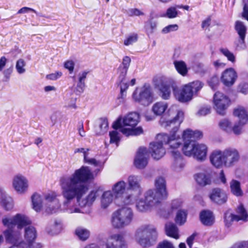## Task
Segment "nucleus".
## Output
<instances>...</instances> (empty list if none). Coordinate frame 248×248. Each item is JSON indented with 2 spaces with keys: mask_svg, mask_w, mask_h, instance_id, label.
Listing matches in <instances>:
<instances>
[{
  "mask_svg": "<svg viewBox=\"0 0 248 248\" xmlns=\"http://www.w3.org/2000/svg\"><path fill=\"white\" fill-rule=\"evenodd\" d=\"M202 137V133L199 130L193 131L190 129H187L184 131L182 137L184 143L182 150L185 155L192 156L195 145L196 144L194 141L201 139Z\"/></svg>",
  "mask_w": 248,
  "mask_h": 248,
  "instance_id": "6e6552de",
  "label": "nucleus"
},
{
  "mask_svg": "<svg viewBox=\"0 0 248 248\" xmlns=\"http://www.w3.org/2000/svg\"><path fill=\"white\" fill-rule=\"evenodd\" d=\"M244 125L240 124L239 122L235 124L232 127V132L235 135H239L243 133V126Z\"/></svg>",
  "mask_w": 248,
  "mask_h": 248,
  "instance_id": "5fc2aeb1",
  "label": "nucleus"
},
{
  "mask_svg": "<svg viewBox=\"0 0 248 248\" xmlns=\"http://www.w3.org/2000/svg\"><path fill=\"white\" fill-rule=\"evenodd\" d=\"M90 151L89 148H77L75 150L74 153L75 154L78 153H82L83 154V159L85 158V155L87 156L89 155L88 152Z\"/></svg>",
  "mask_w": 248,
  "mask_h": 248,
  "instance_id": "338daca9",
  "label": "nucleus"
},
{
  "mask_svg": "<svg viewBox=\"0 0 248 248\" xmlns=\"http://www.w3.org/2000/svg\"><path fill=\"white\" fill-rule=\"evenodd\" d=\"M224 222L225 226L227 227H229L231 225L232 223L235 220L237 221H239V216L236 215H234L229 212H227L224 214Z\"/></svg>",
  "mask_w": 248,
  "mask_h": 248,
  "instance_id": "a19ab883",
  "label": "nucleus"
},
{
  "mask_svg": "<svg viewBox=\"0 0 248 248\" xmlns=\"http://www.w3.org/2000/svg\"><path fill=\"white\" fill-rule=\"evenodd\" d=\"M144 199L148 205L154 207L160 203L163 200L167 198L153 189H149L144 194Z\"/></svg>",
  "mask_w": 248,
  "mask_h": 248,
  "instance_id": "6ab92c4d",
  "label": "nucleus"
},
{
  "mask_svg": "<svg viewBox=\"0 0 248 248\" xmlns=\"http://www.w3.org/2000/svg\"><path fill=\"white\" fill-rule=\"evenodd\" d=\"M31 198L33 209L37 212H40L43 207V201L41 195L35 193L31 196Z\"/></svg>",
  "mask_w": 248,
  "mask_h": 248,
  "instance_id": "c9c22d12",
  "label": "nucleus"
},
{
  "mask_svg": "<svg viewBox=\"0 0 248 248\" xmlns=\"http://www.w3.org/2000/svg\"><path fill=\"white\" fill-rule=\"evenodd\" d=\"M125 242L121 234H113L110 235L106 243V248H124Z\"/></svg>",
  "mask_w": 248,
  "mask_h": 248,
  "instance_id": "a211bd4d",
  "label": "nucleus"
},
{
  "mask_svg": "<svg viewBox=\"0 0 248 248\" xmlns=\"http://www.w3.org/2000/svg\"><path fill=\"white\" fill-rule=\"evenodd\" d=\"M175 68L177 71L182 76H186L188 72L187 66L186 63L182 61H175L173 62Z\"/></svg>",
  "mask_w": 248,
  "mask_h": 248,
  "instance_id": "58836bf2",
  "label": "nucleus"
},
{
  "mask_svg": "<svg viewBox=\"0 0 248 248\" xmlns=\"http://www.w3.org/2000/svg\"><path fill=\"white\" fill-rule=\"evenodd\" d=\"M176 149H173L170 151L173 158L171 167L174 171H180L184 168L185 162L180 153Z\"/></svg>",
  "mask_w": 248,
  "mask_h": 248,
  "instance_id": "412c9836",
  "label": "nucleus"
},
{
  "mask_svg": "<svg viewBox=\"0 0 248 248\" xmlns=\"http://www.w3.org/2000/svg\"><path fill=\"white\" fill-rule=\"evenodd\" d=\"M26 62L23 59H20L16 61V68L17 73L19 74H23L25 72Z\"/></svg>",
  "mask_w": 248,
  "mask_h": 248,
  "instance_id": "09e8293b",
  "label": "nucleus"
},
{
  "mask_svg": "<svg viewBox=\"0 0 248 248\" xmlns=\"http://www.w3.org/2000/svg\"><path fill=\"white\" fill-rule=\"evenodd\" d=\"M207 153V147L204 144L197 143L195 145L194 152L192 157L199 161L205 159Z\"/></svg>",
  "mask_w": 248,
  "mask_h": 248,
  "instance_id": "a878e982",
  "label": "nucleus"
},
{
  "mask_svg": "<svg viewBox=\"0 0 248 248\" xmlns=\"http://www.w3.org/2000/svg\"><path fill=\"white\" fill-rule=\"evenodd\" d=\"M187 213L184 210H178L175 218L176 222L182 225L185 223L186 219Z\"/></svg>",
  "mask_w": 248,
  "mask_h": 248,
  "instance_id": "37998d69",
  "label": "nucleus"
},
{
  "mask_svg": "<svg viewBox=\"0 0 248 248\" xmlns=\"http://www.w3.org/2000/svg\"><path fill=\"white\" fill-rule=\"evenodd\" d=\"M236 212L238 214L237 216H239V220H247V218L248 217V215L243 205L241 204L237 207Z\"/></svg>",
  "mask_w": 248,
  "mask_h": 248,
  "instance_id": "49530a36",
  "label": "nucleus"
},
{
  "mask_svg": "<svg viewBox=\"0 0 248 248\" xmlns=\"http://www.w3.org/2000/svg\"><path fill=\"white\" fill-rule=\"evenodd\" d=\"M155 191L160 194L166 198H168V192L167 189V183L164 177L158 176L155 180Z\"/></svg>",
  "mask_w": 248,
  "mask_h": 248,
  "instance_id": "5701e85b",
  "label": "nucleus"
},
{
  "mask_svg": "<svg viewBox=\"0 0 248 248\" xmlns=\"http://www.w3.org/2000/svg\"><path fill=\"white\" fill-rule=\"evenodd\" d=\"M132 98L136 102L144 106H149L154 101L151 88L146 85L140 89L137 88L133 93Z\"/></svg>",
  "mask_w": 248,
  "mask_h": 248,
  "instance_id": "9d476101",
  "label": "nucleus"
},
{
  "mask_svg": "<svg viewBox=\"0 0 248 248\" xmlns=\"http://www.w3.org/2000/svg\"><path fill=\"white\" fill-rule=\"evenodd\" d=\"M209 198L212 202L218 205L225 203L228 200L226 192L223 189L218 187L212 189Z\"/></svg>",
  "mask_w": 248,
  "mask_h": 248,
  "instance_id": "dca6fc26",
  "label": "nucleus"
},
{
  "mask_svg": "<svg viewBox=\"0 0 248 248\" xmlns=\"http://www.w3.org/2000/svg\"><path fill=\"white\" fill-rule=\"evenodd\" d=\"M142 177L140 175H130L127 178L128 187V191H132L134 195V199L135 197L140 195L142 191L141 186Z\"/></svg>",
  "mask_w": 248,
  "mask_h": 248,
  "instance_id": "4468645a",
  "label": "nucleus"
},
{
  "mask_svg": "<svg viewBox=\"0 0 248 248\" xmlns=\"http://www.w3.org/2000/svg\"><path fill=\"white\" fill-rule=\"evenodd\" d=\"M174 80L170 78L161 76L158 78L157 86L160 91L161 96L164 99H168L170 96V86L176 87Z\"/></svg>",
  "mask_w": 248,
  "mask_h": 248,
  "instance_id": "ddd939ff",
  "label": "nucleus"
},
{
  "mask_svg": "<svg viewBox=\"0 0 248 248\" xmlns=\"http://www.w3.org/2000/svg\"><path fill=\"white\" fill-rule=\"evenodd\" d=\"M113 199V195L110 190L106 191L103 193L101 197V205L102 208H107L112 202Z\"/></svg>",
  "mask_w": 248,
  "mask_h": 248,
  "instance_id": "f704fd0d",
  "label": "nucleus"
},
{
  "mask_svg": "<svg viewBox=\"0 0 248 248\" xmlns=\"http://www.w3.org/2000/svg\"><path fill=\"white\" fill-rule=\"evenodd\" d=\"M76 235L82 241L87 240L90 236V232L86 229L79 227L75 231Z\"/></svg>",
  "mask_w": 248,
  "mask_h": 248,
  "instance_id": "79ce46f5",
  "label": "nucleus"
},
{
  "mask_svg": "<svg viewBox=\"0 0 248 248\" xmlns=\"http://www.w3.org/2000/svg\"><path fill=\"white\" fill-rule=\"evenodd\" d=\"M140 121V115L136 112H132L128 113L123 119L119 118L112 125V127L116 130L118 128H125L124 126H128L132 127H135Z\"/></svg>",
  "mask_w": 248,
  "mask_h": 248,
  "instance_id": "9b49d317",
  "label": "nucleus"
},
{
  "mask_svg": "<svg viewBox=\"0 0 248 248\" xmlns=\"http://www.w3.org/2000/svg\"><path fill=\"white\" fill-rule=\"evenodd\" d=\"M230 187L231 193L237 197H242L244 195L243 191L241 187L239 181L232 179L230 182Z\"/></svg>",
  "mask_w": 248,
  "mask_h": 248,
  "instance_id": "c756f323",
  "label": "nucleus"
},
{
  "mask_svg": "<svg viewBox=\"0 0 248 248\" xmlns=\"http://www.w3.org/2000/svg\"><path fill=\"white\" fill-rule=\"evenodd\" d=\"M235 29L239 35V38L235 42L237 47H242L244 42L247 29L243 22L237 21L235 24Z\"/></svg>",
  "mask_w": 248,
  "mask_h": 248,
  "instance_id": "b1692460",
  "label": "nucleus"
},
{
  "mask_svg": "<svg viewBox=\"0 0 248 248\" xmlns=\"http://www.w3.org/2000/svg\"><path fill=\"white\" fill-rule=\"evenodd\" d=\"M147 150L144 147H140L135 158L134 164L136 168L142 169L144 168L148 164Z\"/></svg>",
  "mask_w": 248,
  "mask_h": 248,
  "instance_id": "aec40b11",
  "label": "nucleus"
},
{
  "mask_svg": "<svg viewBox=\"0 0 248 248\" xmlns=\"http://www.w3.org/2000/svg\"><path fill=\"white\" fill-rule=\"evenodd\" d=\"M203 85L201 81L196 80L185 85L181 89L173 87V94L179 102L185 103L191 100L194 94L199 91Z\"/></svg>",
  "mask_w": 248,
  "mask_h": 248,
  "instance_id": "423d86ee",
  "label": "nucleus"
},
{
  "mask_svg": "<svg viewBox=\"0 0 248 248\" xmlns=\"http://www.w3.org/2000/svg\"><path fill=\"white\" fill-rule=\"evenodd\" d=\"M238 91L243 94H246L248 93V84L243 83L239 85L238 87Z\"/></svg>",
  "mask_w": 248,
  "mask_h": 248,
  "instance_id": "680f3d73",
  "label": "nucleus"
},
{
  "mask_svg": "<svg viewBox=\"0 0 248 248\" xmlns=\"http://www.w3.org/2000/svg\"><path fill=\"white\" fill-rule=\"evenodd\" d=\"M213 103L214 108L217 112L220 115H224L229 106L230 99L223 93L217 92L214 95Z\"/></svg>",
  "mask_w": 248,
  "mask_h": 248,
  "instance_id": "f8f14e48",
  "label": "nucleus"
},
{
  "mask_svg": "<svg viewBox=\"0 0 248 248\" xmlns=\"http://www.w3.org/2000/svg\"><path fill=\"white\" fill-rule=\"evenodd\" d=\"M231 248H248V242H239L234 244Z\"/></svg>",
  "mask_w": 248,
  "mask_h": 248,
  "instance_id": "0e129e2a",
  "label": "nucleus"
},
{
  "mask_svg": "<svg viewBox=\"0 0 248 248\" xmlns=\"http://www.w3.org/2000/svg\"><path fill=\"white\" fill-rule=\"evenodd\" d=\"M85 86V82L79 81L78 82L76 88V92L77 94H80L83 92Z\"/></svg>",
  "mask_w": 248,
  "mask_h": 248,
  "instance_id": "e2e57ef3",
  "label": "nucleus"
},
{
  "mask_svg": "<svg viewBox=\"0 0 248 248\" xmlns=\"http://www.w3.org/2000/svg\"><path fill=\"white\" fill-rule=\"evenodd\" d=\"M56 197V194L54 192L48 193L45 195L46 205L45 210L47 214L55 213L60 208L61 204Z\"/></svg>",
  "mask_w": 248,
  "mask_h": 248,
  "instance_id": "2eb2a0df",
  "label": "nucleus"
},
{
  "mask_svg": "<svg viewBox=\"0 0 248 248\" xmlns=\"http://www.w3.org/2000/svg\"><path fill=\"white\" fill-rule=\"evenodd\" d=\"M240 155L239 151L234 148L229 147L221 151H214L210 156L211 164L217 168L223 166L231 168L239 161Z\"/></svg>",
  "mask_w": 248,
  "mask_h": 248,
  "instance_id": "20e7f679",
  "label": "nucleus"
},
{
  "mask_svg": "<svg viewBox=\"0 0 248 248\" xmlns=\"http://www.w3.org/2000/svg\"><path fill=\"white\" fill-rule=\"evenodd\" d=\"M208 84L209 86L212 88V89L215 90L218 84V79L216 77H212L208 81Z\"/></svg>",
  "mask_w": 248,
  "mask_h": 248,
  "instance_id": "052dcab7",
  "label": "nucleus"
},
{
  "mask_svg": "<svg viewBox=\"0 0 248 248\" xmlns=\"http://www.w3.org/2000/svg\"><path fill=\"white\" fill-rule=\"evenodd\" d=\"M93 179V174L89 167L82 166L70 176H63L60 179L62 194L64 201L63 209L69 214L80 213L78 207L73 206L72 201L76 199L81 207L90 206L98 196V190H92L84 198L82 197L88 190L86 183Z\"/></svg>",
  "mask_w": 248,
  "mask_h": 248,
  "instance_id": "f257e3e1",
  "label": "nucleus"
},
{
  "mask_svg": "<svg viewBox=\"0 0 248 248\" xmlns=\"http://www.w3.org/2000/svg\"><path fill=\"white\" fill-rule=\"evenodd\" d=\"M64 67L72 72L74 70V62L72 61H67L64 63Z\"/></svg>",
  "mask_w": 248,
  "mask_h": 248,
  "instance_id": "774afa93",
  "label": "nucleus"
},
{
  "mask_svg": "<svg viewBox=\"0 0 248 248\" xmlns=\"http://www.w3.org/2000/svg\"><path fill=\"white\" fill-rule=\"evenodd\" d=\"M131 62V59L128 56H125L123 58L122 64L120 66L118 73L120 74V78L121 80L126 77L128 69Z\"/></svg>",
  "mask_w": 248,
  "mask_h": 248,
  "instance_id": "c85d7f7f",
  "label": "nucleus"
},
{
  "mask_svg": "<svg viewBox=\"0 0 248 248\" xmlns=\"http://www.w3.org/2000/svg\"><path fill=\"white\" fill-rule=\"evenodd\" d=\"M2 222L8 228L3 233L6 242L11 245L9 248H27L19 229L30 224V219L24 215L18 214L12 217L3 218Z\"/></svg>",
  "mask_w": 248,
  "mask_h": 248,
  "instance_id": "7ed1b4c3",
  "label": "nucleus"
},
{
  "mask_svg": "<svg viewBox=\"0 0 248 248\" xmlns=\"http://www.w3.org/2000/svg\"><path fill=\"white\" fill-rule=\"evenodd\" d=\"M127 14L129 16H140L144 15V13L137 8H132L128 10Z\"/></svg>",
  "mask_w": 248,
  "mask_h": 248,
  "instance_id": "13d9d810",
  "label": "nucleus"
},
{
  "mask_svg": "<svg viewBox=\"0 0 248 248\" xmlns=\"http://www.w3.org/2000/svg\"><path fill=\"white\" fill-rule=\"evenodd\" d=\"M137 39L138 36L136 34L130 35L124 41V45L125 46L132 45L137 41Z\"/></svg>",
  "mask_w": 248,
  "mask_h": 248,
  "instance_id": "4d7b16f0",
  "label": "nucleus"
},
{
  "mask_svg": "<svg viewBox=\"0 0 248 248\" xmlns=\"http://www.w3.org/2000/svg\"><path fill=\"white\" fill-rule=\"evenodd\" d=\"M165 231L166 234L174 239L179 238V230L177 227L172 223L169 222L166 224Z\"/></svg>",
  "mask_w": 248,
  "mask_h": 248,
  "instance_id": "473e14b6",
  "label": "nucleus"
},
{
  "mask_svg": "<svg viewBox=\"0 0 248 248\" xmlns=\"http://www.w3.org/2000/svg\"><path fill=\"white\" fill-rule=\"evenodd\" d=\"M180 5L171 6L167 9L166 12L160 16L161 17H167L169 18H174L178 16V11L177 8H181Z\"/></svg>",
  "mask_w": 248,
  "mask_h": 248,
  "instance_id": "4c0bfd02",
  "label": "nucleus"
},
{
  "mask_svg": "<svg viewBox=\"0 0 248 248\" xmlns=\"http://www.w3.org/2000/svg\"><path fill=\"white\" fill-rule=\"evenodd\" d=\"M52 226L53 229L50 231L47 230V231L49 233L52 234L59 233L62 228V223L60 221H55ZM47 230H48V228Z\"/></svg>",
  "mask_w": 248,
  "mask_h": 248,
  "instance_id": "3c124183",
  "label": "nucleus"
},
{
  "mask_svg": "<svg viewBox=\"0 0 248 248\" xmlns=\"http://www.w3.org/2000/svg\"><path fill=\"white\" fill-rule=\"evenodd\" d=\"M178 29V26L177 24L169 25L164 27L162 30V32L164 34L168 33L170 32L177 31Z\"/></svg>",
  "mask_w": 248,
  "mask_h": 248,
  "instance_id": "6e6d98bb",
  "label": "nucleus"
},
{
  "mask_svg": "<svg viewBox=\"0 0 248 248\" xmlns=\"http://www.w3.org/2000/svg\"><path fill=\"white\" fill-rule=\"evenodd\" d=\"M237 75L232 68L226 69L222 74L221 81L227 86H231L234 83Z\"/></svg>",
  "mask_w": 248,
  "mask_h": 248,
  "instance_id": "393cba45",
  "label": "nucleus"
},
{
  "mask_svg": "<svg viewBox=\"0 0 248 248\" xmlns=\"http://www.w3.org/2000/svg\"><path fill=\"white\" fill-rule=\"evenodd\" d=\"M194 178L197 184L202 186L210 185L211 182L209 174L205 172H200L195 174Z\"/></svg>",
  "mask_w": 248,
  "mask_h": 248,
  "instance_id": "2f4dec72",
  "label": "nucleus"
},
{
  "mask_svg": "<svg viewBox=\"0 0 248 248\" xmlns=\"http://www.w3.org/2000/svg\"><path fill=\"white\" fill-rule=\"evenodd\" d=\"M220 51L226 56L228 60L232 62H235V57L233 54L227 48H220Z\"/></svg>",
  "mask_w": 248,
  "mask_h": 248,
  "instance_id": "603ef678",
  "label": "nucleus"
},
{
  "mask_svg": "<svg viewBox=\"0 0 248 248\" xmlns=\"http://www.w3.org/2000/svg\"><path fill=\"white\" fill-rule=\"evenodd\" d=\"M99 125L101 130L100 133H103L107 131L108 122L106 118H101L99 120Z\"/></svg>",
  "mask_w": 248,
  "mask_h": 248,
  "instance_id": "864d4df0",
  "label": "nucleus"
},
{
  "mask_svg": "<svg viewBox=\"0 0 248 248\" xmlns=\"http://www.w3.org/2000/svg\"><path fill=\"white\" fill-rule=\"evenodd\" d=\"M125 183L120 181L114 185L112 190L115 197V202L119 206L129 204L134 200V195L132 193H125Z\"/></svg>",
  "mask_w": 248,
  "mask_h": 248,
  "instance_id": "1a4fd4ad",
  "label": "nucleus"
},
{
  "mask_svg": "<svg viewBox=\"0 0 248 248\" xmlns=\"http://www.w3.org/2000/svg\"><path fill=\"white\" fill-rule=\"evenodd\" d=\"M110 143H115L118 146V143L120 140L119 133L116 130H113L109 132Z\"/></svg>",
  "mask_w": 248,
  "mask_h": 248,
  "instance_id": "de8ad7c7",
  "label": "nucleus"
},
{
  "mask_svg": "<svg viewBox=\"0 0 248 248\" xmlns=\"http://www.w3.org/2000/svg\"><path fill=\"white\" fill-rule=\"evenodd\" d=\"M168 107L167 103L158 102L153 105L152 110L155 116H160L165 111Z\"/></svg>",
  "mask_w": 248,
  "mask_h": 248,
  "instance_id": "72a5a7b5",
  "label": "nucleus"
},
{
  "mask_svg": "<svg viewBox=\"0 0 248 248\" xmlns=\"http://www.w3.org/2000/svg\"><path fill=\"white\" fill-rule=\"evenodd\" d=\"M134 218L132 210L128 207H122L113 212L111 216V222L116 229H122L129 225Z\"/></svg>",
  "mask_w": 248,
  "mask_h": 248,
  "instance_id": "0eeeda50",
  "label": "nucleus"
},
{
  "mask_svg": "<svg viewBox=\"0 0 248 248\" xmlns=\"http://www.w3.org/2000/svg\"><path fill=\"white\" fill-rule=\"evenodd\" d=\"M233 115L238 118V122L241 124L245 125L248 123V114L244 108L240 107L234 109Z\"/></svg>",
  "mask_w": 248,
  "mask_h": 248,
  "instance_id": "7c9ffc66",
  "label": "nucleus"
},
{
  "mask_svg": "<svg viewBox=\"0 0 248 248\" xmlns=\"http://www.w3.org/2000/svg\"><path fill=\"white\" fill-rule=\"evenodd\" d=\"M13 186L17 193L23 194L28 190L29 181L25 176L17 175L13 178Z\"/></svg>",
  "mask_w": 248,
  "mask_h": 248,
  "instance_id": "f3484780",
  "label": "nucleus"
},
{
  "mask_svg": "<svg viewBox=\"0 0 248 248\" xmlns=\"http://www.w3.org/2000/svg\"><path fill=\"white\" fill-rule=\"evenodd\" d=\"M0 204L6 210H10L14 207L12 198L5 192L0 193Z\"/></svg>",
  "mask_w": 248,
  "mask_h": 248,
  "instance_id": "cd10ccee",
  "label": "nucleus"
},
{
  "mask_svg": "<svg viewBox=\"0 0 248 248\" xmlns=\"http://www.w3.org/2000/svg\"><path fill=\"white\" fill-rule=\"evenodd\" d=\"M118 80L120 82V95L118 97L120 102H123L126 96L125 92L129 87L127 82L125 81V77L121 80L120 78V74L118 76Z\"/></svg>",
  "mask_w": 248,
  "mask_h": 248,
  "instance_id": "e433bc0d",
  "label": "nucleus"
},
{
  "mask_svg": "<svg viewBox=\"0 0 248 248\" xmlns=\"http://www.w3.org/2000/svg\"><path fill=\"white\" fill-rule=\"evenodd\" d=\"M157 248H174V247L171 242L164 240L158 244Z\"/></svg>",
  "mask_w": 248,
  "mask_h": 248,
  "instance_id": "bf43d9fd",
  "label": "nucleus"
},
{
  "mask_svg": "<svg viewBox=\"0 0 248 248\" xmlns=\"http://www.w3.org/2000/svg\"><path fill=\"white\" fill-rule=\"evenodd\" d=\"M202 223L205 226H211L215 222V217L212 212L209 210H202L200 214Z\"/></svg>",
  "mask_w": 248,
  "mask_h": 248,
  "instance_id": "bb28decb",
  "label": "nucleus"
},
{
  "mask_svg": "<svg viewBox=\"0 0 248 248\" xmlns=\"http://www.w3.org/2000/svg\"><path fill=\"white\" fill-rule=\"evenodd\" d=\"M121 132L126 135H133L137 136L143 133V130L141 127H138L135 128H122L120 130Z\"/></svg>",
  "mask_w": 248,
  "mask_h": 248,
  "instance_id": "ea45409f",
  "label": "nucleus"
},
{
  "mask_svg": "<svg viewBox=\"0 0 248 248\" xmlns=\"http://www.w3.org/2000/svg\"><path fill=\"white\" fill-rule=\"evenodd\" d=\"M137 209L140 212H145L151 208L150 205H148V203L146 202V200L140 199L137 202L136 205Z\"/></svg>",
  "mask_w": 248,
  "mask_h": 248,
  "instance_id": "c03bdc74",
  "label": "nucleus"
},
{
  "mask_svg": "<svg viewBox=\"0 0 248 248\" xmlns=\"http://www.w3.org/2000/svg\"><path fill=\"white\" fill-rule=\"evenodd\" d=\"M37 236V231L33 226H29L25 227L24 236L27 248H31L32 243L35 241Z\"/></svg>",
  "mask_w": 248,
  "mask_h": 248,
  "instance_id": "4be33fe9",
  "label": "nucleus"
},
{
  "mask_svg": "<svg viewBox=\"0 0 248 248\" xmlns=\"http://www.w3.org/2000/svg\"><path fill=\"white\" fill-rule=\"evenodd\" d=\"M158 233L156 229L150 225H143L138 227L134 234L137 244L142 247H150L157 241Z\"/></svg>",
  "mask_w": 248,
  "mask_h": 248,
  "instance_id": "39448f33",
  "label": "nucleus"
},
{
  "mask_svg": "<svg viewBox=\"0 0 248 248\" xmlns=\"http://www.w3.org/2000/svg\"><path fill=\"white\" fill-rule=\"evenodd\" d=\"M219 126L221 129L228 133L232 132L231 123L227 119H223L219 123Z\"/></svg>",
  "mask_w": 248,
  "mask_h": 248,
  "instance_id": "a18cd8bd",
  "label": "nucleus"
},
{
  "mask_svg": "<svg viewBox=\"0 0 248 248\" xmlns=\"http://www.w3.org/2000/svg\"><path fill=\"white\" fill-rule=\"evenodd\" d=\"M62 75V73L60 72H57L55 73H52L46 76V78L50 80H56L57 79L60 78Z\"/></svg>",
  "mask_w": 248,
  "mask_h": 248,
  "instance_id": "69168bd1",
  "label": "nucleus"
},
{
  "mask_svg": "<svg viewBox=\"0 0 248 248\" xmlns=\"http://www.w3.org/2000/svg\"><path fill=\"white\" fill-rule=\"evenodd\" d=\"M168 115L170 118L165 120V118H161L160 123L163 127L171 128L170 135L167 134H158L157 136L158 141L150 144V153L155 159H160L165 154L166 150L163 146L164 144L169 145L171 150L177 149L181 145L180 136L177 134V132L183 121L184 113L182 110L172 108L169 109Z\"/></svg>",
  "mask_w": 248,
  "mask_h": 248,
  "instance_id": "f03ea898",
  "label": "nucleus"
},
{
  "mask_svg": "<svg viewBox=\"0 0 248 248\" xmlns=\"http://www.w3.org/2000/svg\"><path fill=\"white\" fill-rule=\"evenodd\" d=\"M84 162L88 164L93 165L94 167H102V164L100 161H97L93 158H90L88 157V155H85Z\"/></svg>",
  "mask_w": 248,
  "mask_h": 248,
  "instance_id": "8fccbe9b",
  "label": "nucleus"
}]
</instances>
